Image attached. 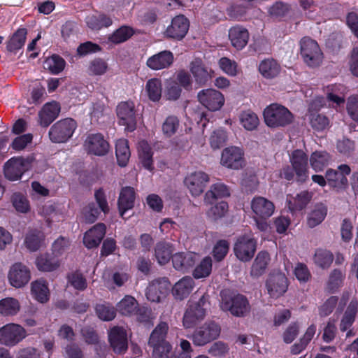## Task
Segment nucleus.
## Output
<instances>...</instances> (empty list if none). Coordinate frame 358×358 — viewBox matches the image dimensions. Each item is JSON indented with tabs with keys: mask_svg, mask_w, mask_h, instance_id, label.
Returning <instances> with one entry per match:
<instances>
[{
	"mask_svg": "<svg viewBox=\"0 0 358 358\" xmlns=\"http://www.w3.org/2000/svg\"><path fill=\"white\" fill-rule=\"evenodd\" d=\"M229 248V243L227 241L220 240L216 243L213 249V256L217 261H222L227 255Z\"/></svg>",
	"mask_w": 358,
	"mask_h": 358,
	"instance_id": "obj_62",
	"label": "nucleus"
},
{
	"mask_svg": "<svg viewBox=\"0 0 358 358\" xmlns=\"http://www.w3.org/2000/svg\"><path fill=\"white\" fill-rule=\"evenodd\" d=\"M27 336V331L21 325L10 323L0 328V343L7 346H15Z\"/></svg>",
	"mask_w": 358,
	"mask_h": 358,
	"instance_id": "obj_8",
	"label": "nucleus"
},
{
	"mask_svg": "<svg viewBox=\"0 0 358 358\" xmlns=\"http://www.w3.org/2000/svg\"><path fill=\"white\" fill-rule=\"evenodd\" d=\"M173 252L172 245L165 242L158 243L155 248V258L161 265L166 264L169 262Z\"/></svg>",
	"mask_w": 358,
	"mask_h": 358,
	"instance_id": "obj_41",
	"label": "nucleus"
},
{
	"mask_svg": "<svg viewBox=\"0 0 358 358\" xmlns=\"http://www.w3.org/2000/svg\"><path fill=\"white\" fill-rule=\"evenodd\" d=\"M77 128L76 122L72 118H65L55 123L50 129L49 136L54 143H65L69 140Z\"/></svg>",
	"mask_w": 358,
	"mask_h": 358,
	"instance_id": "obj_4",
	"label": "nucleus"
},
{
	"mask_svg": "<svg viewBox=\"0 0 358 358\" xmlns=\"http://www.w3.org/2000/svg\"><path fill=\"white\" fill-rule=\"evenodd\" d=\"M271 261L270 255L266 251H260L257 255L250 268V276L259 278L264 275Z\"/></svg>",
	"mask_w": 358,
	"mask_h": 358,
	"instance_id": "obj_29",
	"label": "nucleus"
},
{
	"mask_svg": "<svg viewBox=\"0 0 358 358\" xmlns=\"http://www.w3.org/2000/svg\"><path fill=\"white\" fill-rule=\"evenodd\" d=\"M351 169L348 165L341 164L337 169H329L325 173L326 179L331 186L344 187L348 185L347 176L350 175Z\"/></svg>",
	"mask_w": 358,
	"mask_h": 358,
	"instance_id": "obj_19",
	"label": "nucleus"
},
{
	"mask_svg": "<svg viewBox=\"0 0 358 358\" xmlns=\"http://www.w3.org/2000/svg\"><path fill=\"white\" fill-rule=\"evenodd\" d=\"M208 300V296L203 295L198 303L189 306L183 317V325L186 329L194 327L204 318Z\"/></svg>",
	"mask_w": 358,
	"mask_h": 358,
	"instance_id": "obj_7",
	"label": "nucleus"
},
{
	"mask_svg": "<svg viewBox=\"0 0 358 358\" xmlns=\"http://www.w3.org/2000/svg\"><path fill=\"white\" fill-rule=\"evenodd\" d=\"M8 278L10 284L16 288H20L27 285L31 278L29 269L20 263L13 264L8 272Z\"/></svg>",
	"mask_w": 358,
	"mask_h": 358,
	"instance_id": "obj_18",
	"label": "nucleus"
},
{
	"mask_svg": "<svg viewBox=\"0 0 358 358\" xmlns=\"http://www.w3.org/2000/svg\"><path fill=\"white\" fill-rule=\"evenodd\" d=\"M322 106L320 100H315L310 105V110L314 107L315 109ZM310 122L313 128L317 130H323L326 129L329 124V121L328 118L324 115L317 113H312L310 111L309 115Z\"/></svg>",
	"mask_w": 358,
	"mask_h": 358,
	"instance_id": "obj_38",
	"label": "nucleus"
},
{
	"mask_svg": "<svg viewBox=\"0 0 358 358\" xmlns=\"http://www.w3.org/2000/svg\"><path fill=\"white\" fill-rule=\"evenodd\" d=\"M83 148L90 155L104 156L108 152L110 145L101 134L95 133L87 136Z\"/></svg>",
	"mask_w": 358,
	"mask_h": 358,
	"instance_id": "obj_12",
	"label": "nucleus"
},
{
	"mask_svg": "<svg viewBox=\"0 0 358 358\" xmlns=\"http://www.w3.org/2000/svg\"><path fill=\"white\" fill-rule=\"evenodd\" d=\"M117 310L123 315L130 316L138 311V303L134 297L126 295L117 304Z\"/></svg>",
	"mask_w": 358,
	"mask_h": 358,
	"instance_id": "obj_37",
	"label": "nucleus"
},
{
	"mask_svg": "<svg viewBox=\"0 0 358 358\" xmlns=\"http://www.w3.org/2000/svg\"><path fill=\"white\" fill-rule=\"evenodd\" d=\"M24 245L30 251L39 250L45 245L44 234L38 230L30 231L26 235Z\"/></svg>",
	"mask_w": 358,
	"mask_h": 358,
	"instance_id": "obj_36",
	"label": "nucleus"
},
{
	"mask_svg": "<svg viewBox=\"0 0 358 358\" xmlns=\"http://www.w3.org/2000/svg\"><path fill=\"white\" fill-rule=\"evenodd\" d=\"M220 308L224 311H229L233 315L244 317L250 311V306L245 296L241 294L223 296Z\"/></svg>",
	"mask_w": 358,
	"mask_h": 358,
	"instance_id": "obj_5",
	"label": "nucleus"
},
{
	"mask_svg": "<svg viewBox=\"0 0 358 358\" xmlns=\"http://www.w3.org/2000/svg\"><path fill=\"white\" fill-rule=\"evenodd\" d=\"M189 27V20L183 15H178L171 20L164 35L166 38L180 41L187 35Z\"/></svg>",
	"mask_w": 358,
	"mask_h": 358,
	"instance_id": "obj_16",
	"label": "nucleus"
},
{
	"mask_svg": "<svg viewBox=\"0 0 358 358\" xmlns=\"http://www.w3.org/2000/svg\"><path fill=\"white\" fill-rule=\"evenodd\" d=\"M238 119L242 127L248 131L256 129L259 124L258 116L250 110L242 111Z\"/></svg>",
	"mask_w": 358,
	"mask_h": 358,
	"instance_id": "obj_46",
	"label": "nucleus"
},
{
	"mask_svg": "<svg viewBox=\"0 0 358 358\" xmlns=\"http://www.w3.org/2000/svg\"><path fill=\"white\" fill-rule=\"evenodd\" d=\"M325 93L331 106L336 108L343 105L347 89L341 84L331 85L325 87Z\"/></svg>",
	"mask_w": 358,
	"mask_h": 358,
	"instance_id": "obj_30",
	"label": "nucleus"
},
{
	"mask_svg": "<svg viewBox=\"0 0 358 358\" xmlns=\"http://www.w3.org/2000/svg\"><path fill=\"white\" fill-rule=\"evenodd\" d=\"M312 197V192L308 191H302L296 194L295 196L287 195V202L288 208L291 211L301 210L310 203Z\"/></svg>",
	"mask_w": 358,
	"mask_h": 358,
	"instance_id": "obj_31",
	"label": "nucleus"
},
{
	"mask_svg": "<svg viewBox=\"0 0 358 358\" xmlns=\"http://www.w3.org/2000/svg\"><path fill=\"white\" fill-rule=\"evenodd\" d=\"M96 312L98 317L105 321L112 320L115 316L114 308L105 304L97 305Z\"/></svg>",
	"mask_w": 358,
	"mask_h": 358,
	"instance_id": "obj_64",
	"label": "nucleus"
},
{
	"mask_svg": "<svg viewBox=\"0 0 358 358\" xmlns=\"http://www.w3.org/2000/svg\"><path fill=\"white\" fill-rule=\"evenodd\" d=\"M145 92L149 99L152 101H158L162 93V81L159 78H151L145 85Z\"/></svg>",
	"mask_w": 358,
	"mask_h": 358,
	"instance_id": "obj_50",
	"label": "nucleus"
},
{
	"mask_svg": "<svg viewBox=\"0 0 358 358\" xmlns=\"http://www.w3.org/2000/svg\"><path fill=\"white\" fill-rule=\"evenodd\" d=\"M213 261L207 256L203 258L194 268L192 275L194 278L200 279L208 277L212 271Z\"/></svg>",
	"mask_w": 358,
	"mask_h": 358,
	"instance_id": "obj_49",
	"label": "nucleus"
},
{
	"mask_svg": "<svg viewBox=\"0 0 358 358\" xmlns=\"http://www.w3.org/2000/svg\"><path fill=\"white\" fill-rule=\"evenodd\" d=\"M60 106L56 101L45 104L39 112L40 124L48 127L59 115Z\"/></svg>",
	"mask_w": 358,
	"mask_h": 358,
	"instance_id": "obj_33",
	"label": "nucleus"
},
{
	"mask_svg": "<svg viewBox=\"0 0 358 358\" xmlns=\"http://www.w3.org/2000/svg\"><path fill=\"white\" fill-rule=\"evenodd\" d=\"M196 259V255L194 252H177L172 257V263L176 270L186 272L194 265Z\"/></svg>",
	"mask_w": 358,
	"mask_h": 358,
	"instance_id": "obj_26",
	"label": "nucleus"
},
{
	"mask_svg": "<svg viewBox=\"0 0 358 358\" xmlns=\"http://www.w3.org/2000/svg\"><path fill=\"white\" fill-rule=\"evenodd\" d=\"M333 254L327 250H317L314 256L315 264L323 268L330 266L333 262Z\"/></svg>",
	"mask_w": 358,
	"mask_h": 358,
	"instance_id": "obj_55",
	"label": "nucleus"
},
{
	"mask_svg": "<svg viewBox=\"0 0 358 358\" xmlns=\"http://www.w3.org/2000/svg\"><path fill=\"white\" fill-rule=\"evenodd\" d=\"M194 287V281L189 276L183 277L173 287L172 294L176 299L182 300L187 297Z\"/></svg>",
	"mask_w": 358,
	"mask_h": 358,
	"instance_id": "obj_32",
	"label": "nucleus"
},
{
	"mask_svg": "<svg viewBox=\"0 0 358 358\" xmlns=\"http://www.w3.org/2000/svg\"><path fill=\"white\" fill-rule=\"evenodd\" d=\"M31 293L33 297L40 303H46L49 300L50 291L48 284L43 280L31 282Z\"/></svg>",
	"mask_w": 358,
	"mask_h": 358,
	"instance_id": "obj_35",
	"label": "nucleus"
},
{
	"mask_svg": "<svg viewBox=\"0 0 358 358\" xmlns=\"http://www.w3.org/2000/svg\"><path fill=\"white\" fill-rule=\"evenodd\" d=\"M134 34L132 28L127 26L121 27L116 30L109 38L110 41L114 43H120L128 40Z\"/></svg>",
	"mask_w": 358,
	"mask_h": 358,
	"instance_id": "obj_59",
	"label": "nucleus"
},
{
	"mask_svg": "<svg viewBox=\"0 0 358 358\" xmlns=\"http://www.w3.org/2000/svg\"><path fill=\"white\" fill-rule=\"evenodd\" d=\"M268 294L273 298L283 295L288 288V279L281 272L271 273L265 282Z\"/></svg>",
	"mask_w": 358,
	"mask_h": 358,
	"instance_id": "obj_13",
	"label": "nucleus"
},
{
	"mask_svg": "<svg viewBox=\"0 0 358 358\" xmlns=\"http://www.w3.org/2000/svg\"><path fill=\"white\" fill-rule=\"evenodd\" d=\"M106 229V226L99 223L86 231L83 237L85 246L88 249L96 248L105 236Z\"/></svg>",
	"mask_w": 358,
	"mask_h": 358,
	"instance_id": "obj_24",
	"label": "nucleus"
},
{
	"mask_svg": "<svg viewBox=\"0 0 358 358\" xmlns=\"http://www.w3.org/2000/svg\"><path fill=\"white\" fill-rule=\"evenodd\" d=\"M253 217L257 218H269L275 211L273 203L263 196H255L250 202Z\"/></svg>",
	"mask_w": 358,
	"mask_h": 358,
	"instance_id": "obj_20",
	"label": "nucleus"
},
{
	"mask_svg": "<svg viewBox=\"0 0 358 358\" xmlns=\"http://www.w3.org/2000/svg\"><path fill=\"white\" fill-rule=\"evenodd\" d=\"M27 31L25 28H20L13 34L8 43V49L11 52H15L24 45Z\"/></svg>",
	"mask_w": 358,
	"mask_h": 358,
	"instance_id": "obj_54",
	"label": "nucleus"
},
{
	"mask_svg": "<svg viewBox=\"0 0 358 358\" xmlns=\"http://www.w3.org/2000/svg\"><path fill=\"white\" fill-rule=\"evenodd\" d=\"M171 284L167 278H164L152 282L147 288L146 296L149 301L159 302L169 290Z\"/></svg>",
	"mask_w": 358,
	"mask_h": 358,
	"instance_id": "obj_22",
	"label": "nucleus"
},
{
	"mask_svg": "<svg viewBox=\"0 0 358 358\" xmlns=\"http://www.w3.org/2000/svg\"><path fill=\"white\" fill-rule=\"evenodd\" d=\"M327 214V208L323 203L316 204L308 214L307 219L308 225L313 228L324 220Z\"/></svg>",
	"mask_w": 358,
	"mask_h": 358,
	"instance_id": "obj_39",
	"label": "nucleus"
},
{
	"mask_svg": "<svg viewBox=\"0 0 358 358\" xmlns=\"http://www.w3.org/2000/svg\"><path fill=\"white\" fill-rule=\"evenodd\" d=\"M66 62L64 59L56 55L45 59L44 68L49 70L52 74H59L65 67Z\"/></svg>",
	"mask_w": 358,
	"mask_h": 358,
	"instance_id": "obj_53",
	"label": "nucleus"
},
{
	"mask_svg": "<svg viewBox=\"0 0 358 358\" xmlns=\"http://www.w3.org/2000/svg\"><path fill=\"white\" fill-rule=\"evenodd\" d=\"M250 34L247 29L242 26H234L229 30V39L231 45L236 50H242L248 43Z\"/></svg>",
	"mask_w": 358,
	"mask_h": 358,
	"instance_id": "obj_25",
	"label": "nucleus"
},
{
	"mask_svg": "<svg viewBox=\"0 0 358 358\" xmlns=\"http://www.w3.org/2000/svg\"><path fill=\"white\" fill-rule=\"evenodd\" d=\"M174 61L173 52L169 50L161 51L148 57L146 66L154 71L169 68Z\"/></svg>",
	"mask_w": 358,
	"mask_h": 358,
	"instance_id": "obj_21",
	"label": "nucleus"
},
{
	"mask_svg": "<svg viewBox=\"0 0 358 358\" xmlns=\"http://www.w3.org/2000/svg\"><path fill=\"white\" fill-rule=\"evenodd\" d=\"M87 26L92 29L99 30L103 27H108L112 24V20L103 14L91 15L86 19Z\"/></svg>",
	"mask_w": 358,
	"mask_h": 358,
	"instance_id": "obj_51",
	"label": "nucleus"
},
{
	"mask_svg": "<svg viewBox=\"0 0 358 358\" xmlns=\"http://www.w3.org/2000/svg\"><path fill=\"white\" fill-rule=\"evenodd\" d=\"M179 126L180 121L176 116H169L162 124V132L166 137H171L177 132Z\"/></svg>",
	"mask_w": 358,
	"mask_h": 358,
	"instance_id": "obj_57",
	"label": "nucleus"
},
{
	"mask_svg": "<svg viewBox=\"0 0 358 358\" xmlns=\"http://www.w3.org/2000/svg\"><path fill=\"white\" fill-rule=\"evenodd\" d=\"M260 73L266 78H273L280 72V64L274 59H265L259 66Z\"/></svg>",
	"mask_w": 358,
	"mask_h": 358,
	"instance_id": "obj_42",
	"label": "nucleus"
},
{
	"mask_svg": "<svg viewBox=\"0 0 358 358\" xmlns=\"http://www.w3.org/2000/svg\"><path fill=\"white\" fill-rule=\"evenodd\" d=\"M257 250V241L251 233L239 236L234 246L236 257L241 262L252 259Z\"/></svg>",
	"mask_w": 358,
	"mask_h": 358,
	"instance_id": "obj_6",
	"label": "nucleus"
},
{
	"mask_svg": "<svg viewBox=\"0 0 358 358\" xmlns=\"http://www.w3.org/2000/svg\"><path fill=\"white\" fill-rule=\"evenodd\" d=\"M43 213L50 223L60 222L64 219V215L54 205H45L43 208Z\"/></svg>",
	"mask_w": 358,
	"mask_h": 358,
	"instance_id": "obj_58",
	"label": "nucleus"
},
{
	"mask_svg": "<svg viewBox=\"0 0 358 358\" xmlns=\"http://www.w3.org/2000/svg\"><path fill=\"white\" fill-rule=\"evenodd\" d=\"M300 50L304 62L309 66H317L322 63L323 54L316 41L303 37L300 41Z\"/></svg>",
	"mask_w": 358,
	"mask_h": 358,
	"instance_id": "obj_3",
	"label": "nucleus"
},
{
	"mask_svg": "<svg viewBox=\"0 0 358 358\" xmlns=\"http://www.w3.org/2000/svg\"><path fill=\"white\" fill-rule=\"evenodd\" d=\"M316 332V326L314 324L310 325L306 329L305 334L303 337L300 339L298 343L294 344L292 347V352L293 354H299L303 350L306 348L307 345L310 343V341L313 339Z\"/></svg>",
	"mask_w": 358,
	"mask_h": 358,
	"instance_id": "obj_52",
	"label": "nucleus"
},
{
	"mask_svg": "<svg viewBox=\"0 0 358 358\" xmlns=\"http://www.w3.org/2000/svg\"><path fill=\"white\" fill-rule=\"evenodd\" d=\"M330 159V155L327 152L317 150L310 155V164L315 171L320 172L329 164Z\"/></svg>",
	"mask_w": 358,
	"mask_h": 358,
	"instance_id": "obj_40",
	"label": "nucleus"
},
{
	"mask_svg": "<svg viewBox=\"0 0 358 358\" xmlns=\"http://www.w3.org/2000/svg\"><path fill=\"white\" fill-rule=\"evenodd\" d=\"M289 161L296 180L306 182L309 177L308 155L301 150H295L289 155Z\"/></svg>",
	"mask_w": 358,
	"mask_h": 358,
	"instance_id": "obj_11",
	"label": "nucleus"
},
{
	"mask_svg": "<svg viewBox=\"0 0 358 358\" xmlns=\"http://www.w3.org/2000/svg\"><path fill=\"white\" fill-rule=\"evenodd\" d=\"M220 163L229 169L236 171L243 169L246 165L243 149L235 145L225 148L221 152Z\"/></svg>",
	"mask_w": 358,
	"mask_h": 358,
	"instance_id": "obj_2",
	"label": "nucleus"
},
{
	"mask_svg": "<svg viewBox=\"0 0 358 358\" xmlns=\"http://www.w3.org/2000/svg\"><path fill=\"white\" fill-rule=\"evenodd\" d=\"M136 199V192L133 187H124L120 193L117 206L120 215L124 217V213L134 208Z\"/></svg>",
	"mask_w": 358,
	"mask_h": 358,
	"instance_id": "obj_28",
	"label": "nucleus"
},
{
	"mask_svg": "<svg viewBox=\"0 0 358 358\" xmlns=\"http://www.w3.org/2000/svg\"><path fill=\"white\" fill-rule=\"evenodd\" d=\"M189 70L195 82L200 85L206 84L213 77V71L208 70L199 59H195L190 63Z\"/></svg>",
	"mask_w": 358,
	"mask_h": 358,
	"instance_id": "obj_27",
	"label": "nucleus"
},
{
	"mask_svg": "<svg viewBox=\"0 0 358 358\" xmlns=\"http://www.w3.org/2000/svg\"><path fill=\"white\" fill-rule=\"evenodd\" d=\"M152 349L151 358H170L172 355V347L169 343L159 345H149Z\"/></svg>",
	"mask_w": 358,
	"mask_h": 358,
	"instance_id": "obj_56",
	"label": "nucleus"
},
{
	"mask_svg": "<svg viewBox=\"0 0 358 358\" xmlns=\"http://www.w3.org/2000/svg\"><path fill=\"white\" fill-rule=\"evenodd\" d=\"M230 195L229 190L227 185L223 183H216L210 186L204 196L205 205L214 204L219 198L227 197Z\"/></svg>",
	"mask_w": 358,
	"mask_h": 358,
	"instance_id": "obj_34",
	"label": "nucleus"
},
{
	"mask_svg": "<svg viewBox=\"0 0 358 358\" xmlns=\"http://www.w3.org/2000/svg\"><path fill=\"white\" fill-rule=\"evenodd\" d=\"M20 310L19 301L13 297H6L0 300V314L3 316H13Z\"/></svg>",
	"mask_w": 358,
	"mask_h": 358,
	"instance_id": "obj_43",
	"label": "nucleus"
},
{
	"mask_svg": "<svg viewBox=\"0 0 358 358\" xmlns=\"http://www.w3.org/2000/svg\"><path fill=\"white\" fill-rule=\"evenodd\" d=\"M109 342L116 353H123L127 349V336L122 327H115L108 334Z\"/></svg>",
	"mask_w": 358,
	"mask_h": 358,
	"instance_id": "obj_23",
	"label": "nucleus"
},
{
	"mask_svg": "<svg viewBox=\"0 0 358 358\" xmlns=\"http://www.w3.org/2000/svg\"><path fill=\"white\" fill-rule=\"evenodd\" d=\"M71 243L69 238L61 236L58 238L52 244V252L55 256L62 255L70 249Z\"/></svg>",
	"mask_w": 358,
	"mask_h": 358,
	"instance_id": "obj_63",
	"label": "nucleus"
},
{
	"mask_svg": "<svg viewBox=\"0 0 358 358\" xmlns=\"http://www.w3.org/2000/svg\"><path fill=\"white\" fill-rule=\"evenodd\" d=\"M220 334V327L214 322H208L198 327L192 335L194 345L203 346L216 339Z\"/></svg>",
	"mask_w": 358,
	"mask_h": 358,
	"instance_id": "obj_9",
	"label": "nucleus"
},
{
	"mask_svg": "<svg viewBox=\"0 0 358 358\" xmlns=\"http://www.w3.org/2000/svg\"><path fill=\"white\" fill-rule=\"evenodd\" d=\"M36 265L38 270L50 272L59 268L60 262L52 258L48 254L41 255L36 259Z\"/></svg>",
	"mask_w": 358,
	"mask_h": 358,
	"instance_id": "obj_48",
	"label": "nucleus"
},
{
	"mask_svg": "<svg viewBox=\"0 0 358 358\" xmlns=\"http://www.w3.org/2000/svg\"><path fill=\"white\" fill-rule=\"evenodd\" d=\"M219 66L225 73L231 76H236L240 71L236 62L227 57L221 58Z\"/></svg>",
	"mask_w": 358,
	"mask_h": 358,
	"instance_id": "obj_61",
	"label": "nucleus"
},
{
	"mask_svg": "<svg viewBox=\"0 0 358 358\" xmlns=\"http://www.w3.org/2000/svg\"><path fill=\"white\" fill-rule=\"evenodd\" d=\"M32 162V157L26 159L22 157L11 158L5 164V176L10 180L20 179L23 173L31 168Z\"/></svg>",
	"mask_w": 358,
	"mask_h": 358,
	"instance_id": "obj_10",
	"label": "nucleus"
},
{
	"mask_svg": "<svg viewBox=\"0 0 358 358\" xmlns=\"http://www.w3.org/2000/svg\"><path fill=\"white\" fill-rule=\"evenodd\" d=\"M209 182V176L203 171H195L187 175L185 185L193 196L201 195Z\"/></svg>",
	"mask_w": 358,
	"mask_h": 358,
	"instance_id": "obj_17",
	"label": "nucleus"
},
{
	"mask_svg": "<svg viewBox=\"0 0 358 358\" xmlns=\"http://www.w3.org/2000/svg\"><path fill=\"white\" fill-rule=\"evenodd\" d=\"M115 154L118 164L120 166H125L131 156L128 141L126 139H119L117 141Z\"/></svg>",
	"mask_w": 358,
	"mask_h": 358,
	"instance_id": "obj_44",
	"label": "nucleus"
},
{
	"mask_svg": "<svg viewBox=\"0 0 358 358\" xmlns=\"http://www.w3.org/2000/svg\"><path fill=\"white\" fill-rule=\"evenodd\" d=\"M212 206L207 210V215L211 220H217L223 217L228 210V205L224 201L211 205Z\"/></svg>",
	"mask_w": 358,
	"mask_h": 358,
	"instance_id": "obj_60",
	"label": "nucleus"
},
{
	"mask_svg": "<svg viewBox=\"0 0 358 358\" xmlns=\"http://www.w3.org/2000/svg\"><path fill=\"white\" fill-rule=\"evenodd\" d=\"M265 124L271 128L285 127L293 122L294 116L285 106L272 103L263 113Z\"/></svg>",
	"mask_w": 358,
	"mask_h": 358,
	"instance_id": "obj_1",
	"label": "nucleus"
},
{
	"mask_svg": "<svg viewBox=\"0 0 358 358\" xmlns=\"http://www.w3.org/2000/svg\"><path fill=\"white\" fill-rule=\"evenodd\" d=\"M169 325L166 322H161L154 329L150 334L149 345H159L162 343H168L166 341V336L168 333Z\"/></svg>",
	"mask_w": 358,
	"mask_h": 358,
	"instance_id": "obj_45",
	"label": "nucleus"
},
{
	"mask_svg": "<svg viewBox=\"0 0 358 358\" xmlns=\"http://www.w3.org/2000/svg\"><path fill=\"white\" fill-rule=\"evenodd\" d=\"M199 101L210 111H217L224 104V95L214 89H206L200 91L197 95Z\"/></svg>",
	"mask_w": 358,
	"mask_h": 358,
	"instance_id": "obj_15",
	"label": "nucleus"
},
{
	"mask_svg": "<svg viewBox=\"0 0 358 358\" xmlns=\"http://www.w3.org/2000/svg\"><path fill=\"white\" fill-rule=\"evenodd\" d=\"M138 152L143 166L148 169H152V152L150 145L145 141H141L138 145Z\"/></svg>",
	"mask_w": 358,
	"mask_h": 358,
	"instance_id": "obj_47",
	"label": "nucleus"
},
{
	"mask_svg": "<svg viewBox=\"0 0 358 358\" xmlns=\"http://www.w3.org/2000/svg\"><path fill=\"white\" fill-rule=\"evenodd\" d=\"M118 123L125 127L126 131L131 132L136 128V117L132 102H122L117 107Z\"/></svg>",
	"mask_w": 358,
	"mask_h": 358,
	"instance_id": "obj_14",
	"label": "nucleus"
}]
</instances>
